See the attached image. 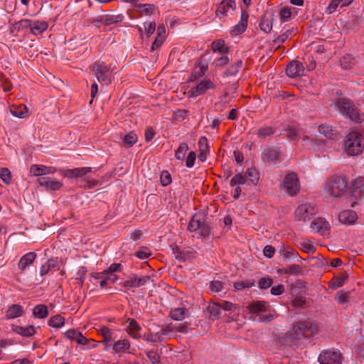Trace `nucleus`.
<instances>
[{
	"label": "nucleus",
	"mask_w": 364,
	"mask_h": 364,
	"mask_svg": "<svg viewBox=\"0 0 364 364\" xmlns=\"http://www.w3.org/2000/svg\"><path fill=\"white\" fill-rule=\"evenodd\" d=\"M220 306L221 307V311L223 310L228 311L238 310V306L236 304L228 301H223V302L220 303Z\"/></svg>",
	"instance_id": "nucleus-62"
},
{
	"label": "nucleus",
	"mask_w": 364,
	"mask_h": 364,
	"mask_svg": "<svg viewBox=\"0 0 364 364\" xmlns=\"http://www.w3.org/2000/svg\"><path fill=\"white\" fill-rule=\"evenodd\" d=\"M209 316L212 320H216L220 318L221 313V307L218 302H210L207 307Z\"/></svg>",
	"instance_id": "nucleus-34"
},
{
	"label": "nucleus",
	"mask_w": 364,
	"mask_h": 364,
	"mask_svg": "<svg viewBox=\"0 0 364 364\" xmlns=\"http://www.w3.org/2000/svg\"><path fill=\"white\" fill-rule=\"evenodd\" d=\"M134 7L140 9V16H151L154 14L156 10V7L151 4H138L137 3L135 4Z\"/></svg>",
	"instance_id": "nucleus-42"
},
{
	"label": "nucleus",
	"mask_w": 364,
	"mask_h": 364,
	"mask_svg": "<svg viewBox=\"0 0 364 364\" xmlns=\"http://www.w3.org/2000/svg\"><path fill=\"white\" fill-rule=\"evenodd\" d=\"M0 178L7 185L12 182V175L8 168H2L0 169Z\"/></svg>",
	"instance_id": "nucleus-51"
},
{
	"label": "nucleus",
	"mask_w": 364,
	"mask_h": 364,
	"mask_svg": "<svg viewBox=\"0 0 364 364\" xmlns=\"http://www.w3.org/2000/svg\"><path fill=\"white\" fill-rule=\"evenodd\" d=\"M246 181L251 185H257L259 181V173L255 168H248L244 173Z\"/></svg>",
	"instance_id": "nucleus-29"
},
{
	"label": "nucleus",
	"mask_w": 364,
	"mask_h": 364,
	"mask_svg": "<svg viewBox=\"0 0 364 364\" xmlns=\"http://www.w3.org/2000/svg\"><path fill=\"white\" fill-rule=\"evenodd\" d=\"M279 187L289 196H296L301 188V184L297 174L294 172L288 173L280 183Z\"/></svg>",
	"instance_id": "nucleus-5"
},
{
	"label": "nucleus",
	"mask_w": 364,
	"mask_h": 364,
	"mask_svg": "<svg viewBox=\"0 0 364 364\" xmlns=\"http://www.w3.org/2000/svg\"><path fill=\"white\" fill-rule=\"evenodd\" d=\"M364 149V137L357 132H352L347 136L345 149L350 156H356L362 153Z\"/></svg>",
	"instance_id": "nucleus-3"
},
{
	"label": "nucleus",
	"mask_w": 364,
	"mask_h": 364,
	"mask_svg": "<svg viewBox=\"0 0 364 364\" xmlns=\"http://www.w3.org/2000/svg\"><path fill=\"white\" fill-rule=\"evenodd\" d=\"M137 141V136L135 133L131 132L124 137V143L128 146H133Z\"/></svg>",
	"instance_id": "nucleus-56"
},
{
	"label": "nucleus",
	"mask_w": 364,
	"mask_h": 364,
	"mask_svg": "<svg viewBox=\"0 0 364 364\" xmlns=\"http://www.w3.org/2000/svg\"><path fill=\"white\" fill-rule=\"evenodd\" d=\"M262 159L264 163L269 164H276L283 160L279 149L276 147L266 148L262 154Z\"/></svg>",
	"instance_id": "nucleus-11"
},
{
	"label": "nucleus",
	"mask_w": 364,
	"mask_h": 364,
	"mask_svg": "<svg viewBox=\"0 0 364 364\" xmlns=\"http://www.w3.org/2000/svg\"><path fill=\"white\" fill-rule=\"evenodd\" d=\"M210 289L213 292H220L223 289V283L219 280L212 281L210 284Z\"/></svg>",
	"instance_id": "nucleus-64"
},
{
	"label": "nucleus",
	"mask_w": 364,
	"mask_h": 364,
	"mask_svg": "<svg viewBox=\"0 0 364 364\" xmlns=\"http://www.w3.org/2000/svg\"><path fill=\"white\" fill-rule=\"evenodd\" d=\"M171 328V333L173 332H181V333H186L188 330V324L187 323H179L177 325L169 324Z\"/></svg>",
	"instance_id": "nucleus-61"
},
{
	"label": "nucleus",
	"mask_w": 364,
	"mask_h": 364,
	"mask_svg": "<svg viewBox=\"0 0 364 364\" xmlns=\"http://www.w3.org/2000/svg\"><path fill=\"white\" fill-rule=\"evenodd\" d=\"M318 132L321 134L327 136V137H331L333 135V129L331 126H329L326 124H321L318 127Z\"/></svg>",
	"instance_id": "nucleus-58"
},
{
	"label": "nucleus",
	"mask_w": 364,
	"mask_h": 364,
	"mask_svg": "<svg viewBox=\"0 0 364 364\" xmlns=\"http://www.w3.org/2000/svg\"><path fill=\"white\" fill-rule=\"evenodd\" d=\"M130 342L127 338L119 339L116 341L113 346L112 349L117 353H123L129 349Z\"/></svg>",
	"instance_id": "nucleus-35"
},
{
	"label": "nucleus",
	"mask_w": 364,
	"mask_h": 364,
	"mask_svg": "<svg viewBox=\"0 0 364 364\" xmlns=\"http://www.w3.org/2000/svg\"><path fill=\"white\" fill-rule=\"evenodd\" d=\"M259 27L262 31L268 33L272 29V22L268 18H262L259 23Z\"/></svg>",
	"instance_id": "nucleus-57"
},
{
	"label": "nucleus",
	"mask_w": 364,
	"mask_h": 364,
	"mask_svg": "<svg viewBox=\"0 0 364 364\" xmlns=\"http://www.w3.org/2000/svg\"><path fill=\"white\" fill-rule=\"evenodd\" d=\"M242 65V60H237L232 64L223 74V77H230L236 75Z\"/></svg>",
	"instance_id": "nucleus-43"
},
{
	"label": "nucleus",
	"mask_w": 364,
	"mask_h": 364,
	"mask_svg": "<svg viewBox=\"0 0 364 364\" xmlns=\"http://www.w3.org/2000/svg\"><path fill=\"white\" fill-rule=\"evenodd\" d=\"M235 8L236 3L235 0H223L220 3L215 13L217 16H225L230 11V9L234 10Z\"/></svg>",
	"instance_id": "nucleus-24"
},
{
	"label": "nucleus",
	"mask_w": 364,
	"mask_h": 364,
	"mask_svg": "<svg viewBox=\"0 0 364 364\" xmlns=\"http://www.w3.org/2000/svg\"><path fill=\"white\" fill-rule=\"evenodd\" d=\"M91 171L90 167H81L73 169H65L61 171V174L63 177L68 178H76L85 176Z\"/></svg>",
	"instance_id": "nucleus-17"
},
{
	"label": "nucleus",
	"mask_w": 364,
	"mask_h": 364,
	"mask_svg": "<svg viewBox=\"0 0 364 364\" xmlns=\"http://www.w3.org/2000/svg\"><path fill=\"white\" fill-rule=\"evenodd\" d=\"M128 323L126 331L127 333L134 339H139L141 338V327L139 323L134 318H128L127 320Z\"/></svg>",
	"instance_id": "nucleus-20"
},
{
	"label": "nucleus",
	"mask_w": 364,
	"mask_h": 364,
	"mask_svg": "<svg viewBox=\"0 0 364 364\" xmlns=\"http://www.w3.org/2000/svg\"><path fill=\"white\" fill-rule=\"evenodd\" d=\"M255 284V280L253 279H248L236 282L233 284V287L235 291H240L247 288H250Z\"/></svg>",
	"instance_id": "nucleus-46"
},
{
	"label": "nucleus",
	"mask_w": 364,
	"mask_h": 364,
	"mask_svg": "<svg viewBox=\"0 0 364 364\" xmlns=\"http://www.w3.org/2000/svg\"><path fill=\"white\" fill-rule=\"evenodd\" d=\"M33 314L38 318H45L48 315V307L44 304L36 305L33 309Z\"/></svg>",
	"instance_id": "nucleus-45"
},
{
	"label": "nucleus",
	"mask_w": 364,
	"mask_h": 364,
	"mask_svg": "<svg viewBox=\"0 0 364 364\" xmlns=\"http://www.w3.org/2000/svg\"><path fill=\"white\" fill-rule=\"evenodd\" d=\"M48 324L49 326L60 328L65 324V318L60 314L55 315L48 320Z\"/></svg>",
	"instance_id": "nucleus-44"
},
{
	"label": "nucleus",
	"mask_w": 364,
	"mask_h": 364,
	"mask_svg": "<svg viewBox=\"0 0 364 364\" xmlns=\"http://www.w3.org/2000/svg\"><path fill=\"white\" fill-rule=\"evenodd\" d=\"M188 310L184 307H178L172 309L170 311V316L172 319L176 321H182L188 315Z\"/></svg>",
	"instance_id": "nucleus-41"
},
{
	"label": "nucleus",
	"mask_w": 364,
	"mask_h": 364,
	"mask_svg": "<svg viewBox=\"0 0 364 364\" xmlns=\"http://www.w3.org/2000/svg\"><path fill=\"white\" fill-rule=\"evenodd\" d=\"M160 180L163 186L169 185L171 183V177L170 173L166 171H162L161 173Z\"/></svg>",
	"instance_id": "nucleus-63"
},
{
	"label": "nucleus",
	"mask_w": 364,
	"mask_h": 364,
	"mask_svg": "<svg viewBox=\"0 0 364 364\" xmlns=\"http://www.w3.org/2000/svg\"><path fill=\"white\" fill-rule=\"evenodd\" d=\"M93 75L102 85H109L112 82L113 68L101 60L96 61L92 68Z\"/></svg>",
	"instance_id": "nucleus-2"
},
{
	"label": "nucleus",
	"mask_w": 364,
	"mask_h": 364,
	"mask_svg": "<svg viewBox=\"0 0 364 364\" xmlns=\"http://www.w3.org/2000/svg\"><path fill=\"white\" fill-rule=\"evenodd\" d=\"M23 314V309L18 304H12L6 311L5 317L7 319H14L21 316Z\"/></svg>",
	"instance_id": "nucleus-27"
},
{
	"label": "nucleus",
	"mask_w": 364,
	"mask_h": 364,
	"mask_svg": "<svg viewBox=\"0 0 364 364\" xmlns=\"http://www.w3.org/2000/svg\"><path fill=\"white\" fill-rule=\"evenodd\" d=\"M280 252L284 260H299L301 258L299 253L289 247L284 246Z\"/></svg>",
	"instance_id": "nucleus-39"
},
{
	"label": "nucleus",
	"mask_w": 364,
	"mask_h": 364,
	"mask_svg": "<svg viewBox=\"0 0 364 364\" xmlns=\"http://www.w3.org/2000/svg\"><path fill=\"white\" fill-rule=\"evenodd\" d=\"M340 112L346 115L352 121L359 123L363 121L364 116L360 110L355 107L353 102L346 97H341L336 102Z\"/></svg>",
	"instance_id": "nucleus-1"
},
{
	"label": "nucleus",
	"mask_w": 364,
	"mask_h": 364,
	"mask_svg": "<svg viewBox=\"0 0 364 364\" xmlns=\"http://www.w3.org/2000/svg\"><path fill=\"white\" fill-rule=\"evenodd\" d=\"M199 155L198 159L201 161H205L207 158V154L209 150L208 141L205 136H200L198 140Z\"/></svg>",
	"instance_id": "nucleus-28"
},
{
	"label": "nucleus",
	"mask_w": 364,
	"mask_h": 364,
	"mask_svg": "<svg viewBox=\"0 0 364 364\" xmlns=\"http://www.w3.org/2000/svg\"><path fill=\"white\" fill-rule=\"evenodd\" d=\"M300 247L302 251L306 253H314L316 251V247L310 241H303L300 242Z\"/></svg>",
	"instance_id": "nucleus-54"
},
{
	"label": "nucleus",
	"mask_w": 364,
	"mask_h": 364,
	"mask_svg": "<svg viewBox=\"0 0 364 364\" xmlns=\"http://www.w3.org/2000/svg\"><path fill=\"white\" fill-rule=\"evenodd\" d=\"M171 328L168 325L160 326L158 330H154V337H156L157 342L162 341L171 336Z\"/></svg>",
	"instance_id": "nucleus-30"
},
{
	"label": "nucleus",
	"mask_w": 364,
	"mask_h": 364,
	"mask_svg": "<svg viewBox=\"0 0 364 364\" xmlns=\"http://www.w3.org/2000/svg\"><path fill=\"white\" fill-rule=\"evenodd\" d=\"M215 84L210 79H203L200 82H197L195 86L188 90L187 97H196L205 94L209 90L215 89Z\"/></svg>",
	"instance_id": "nucleus-8"
},
{
	"label": "nucleus",
	"mask_w": 364,
	"mask_h": 364,
	"mask_svg": "<svg viewBox=\"0 0 364 364\" xmlns=\"http://www.w3.org/2000/svg\"><path fill=\"white\" fill-rule=\"evenodd\" d=\"M311 231L326 235L328 233L330 225L328 222L322 217H318L312 220L310 226Z\"/></svg>",
	"instance_id": "nucleus-13"
},
{
	"label": "nucleus",
	"mask_w": 364,
	"mask_h": 364,
	"mask_svg": "<svg viewBox=\"0 0 364 364\" xmlns=\"http://www.w3.org/2000/svg\"><path fill=\"white\" fill-rule=\"evenodd\" d=\"M304 66L299 61L295 60L289 63L286 68V73L290 77H295L303 75Z\"/></svg>",
	"instance_id": "nucleus-19"
},
{
	"label": "nucleus",
	"mask_w": 364,
	"mask_h": 364,
	"mask_svg": "<svg viewBox=\"0 0 364 364\" xmlns=\"http://www.w3.org/2000/svg\"><path fill=\"white\" fill-rule=\"evenodd\" d=\"M287 133V136L291 139L296 140L297 139V136L299 135V128L294 124H289L287 127L285 129Z\"/></svg>",
	"instance_id": "nucleus-49"
},
{
	"label": "nucleus",
	"mask_w": 364,
	"mask_h": 364,
	"mask_svg": "<svg viewBox=\"0 0 364 364\" xmlns=\"http://www.w3.org/2000/svg\"><path fill=\"white\" fill-rule=\"evenodd\" d=\"M291 8L284 7L279 11V18L282 22L288 21L291 16Z\"/></svg>",
	"instance_id": "nucleus-55"
},
{
	"label": "nucleus",
	"mask_w": 364,
	"mask_h": 364,
	"mask_svg": "<svg viewBox=\"0 0 364 364\" xmlns=\"http://www.w3.org/2000/svg\"><path fill=\"white\" fill-rule=\"evenodd\" d=\"M11 330L13 332L23 336V337H31L36 333V329L34 326L29 325L26 327H23L18 325H11Z\"/></svg>",
	"instance_id": "nucleus-21"
},
{
	"label": "nucleus",
	"mask_w": 364,
	"mask_h": 364,
	"mask_svg": "<svg viewBox=\"0 0 364 364\" xmlns=\"http://www.w3.org/2000/svg\"><path fill=\"white\" fill-rule=\"evenodd\" d=\"M348 297L349 296L348 292L338 291L336 294L335 299L338 304H343L348 301Z\"/></svg>",
	"instance_id": "nucleus-60"
},
{
	"label": "nucleus",
	"mask_w": 364,
	"mask_h": 364,
	"mask_svg": "<svg viewBox=\"0 0 364 364\" xmlns=\"http://www.w3.org/2000/svg\"><path fill=\"white\" fill-rule=\"evenodd\" d=\"M353 0H331V3L326 8L328 14H332L336 11L337 7L341 5V6H347L350 5Z\"/></svg>",
	"instance_id": "nucleus-40"
},
{
	"label": "nucleus",
	"mask_w": 364,
	"mask_h": 364,
	"mask_svg": "<svg viewBox=\"0 0 364 364\" xmlns=\"http://www.w3.org/2000/svg\"><path fill=\"white\" fill-rule=\"evenodd\" d=\"M274 133V129L272 127L264 126L260 127L256 131V134L261 138L264 139L267 136L273 134Z\"/></svg>",
	"instance_id": "nucleus-50"
},
{
	"label": "nucleus",
	"mask_w": 364,
	"mask_h": 364,
	"mask_svg": "<svg viewBox=\"0 0 364 364\" xmlns=\"http://www.w3.org/2000/svg\"><path fill=\"white\" fill-rule=\"evenodd\" d=\"M98 333L103 338L102 343L107 346L115 338V331L105 326L100 328Z\"/></svg>",
	"instance_id": "nucleus-25"
},
{
	"label": "nucleus",
	"mask_w": 364,
	"mask_h": 364,
	"mask_svg": "<svg viewBox=\"0 0 364 364\" xmlns=\"http://www.w3.org/2000/svg\"><path fill=\"white\" fill-rule=\"evenodd\" d=\"M246 178L245 176V174H236L235 175L230 181V185L232 187L239 186V185H243L246 183Z\"/></svg>",
	"instance_id": "nucleus-52"
},
{
	"label": "nucleus",
	"mask_w": 364,
	"mask_h": 364,
	"mask_svg": "<svg viewBox=\"0 0 364 364\" xmlns=\"http://www.w3.org/2000/svg\"><path fill=\"white\" fill-rule=\"evenodd\" d=\"M364 195V177L359 176L353 181V196L355 198Z\"/></svg>",
	"instance_id": "nucleus-26"
},
{
	"label": "nucleus",
	"mask_w": 364,
	"mask_h": 364,
	"mask_svg": "<svg viewBox=\"0 0 364 364\" xmlns=\"http://www.w3.org/2000/svg\"><path fill=\"white\" fill-rule=\"evenodd\" d=\"M272 283H273L272 279L270 277L267 276L265 277H262L259 279V281L258 282V286L262 289H266L270 287L271 285L272 284Z\"/></svg>",
	"instance_id": "nucleus-59"
},
{
	"label": "nucleus",
	"mask_w": 364,
	"mask_h": 364,
	"mask_svg": "<svg viewBox=\"0 0 364 364\" xmlns=\"http://www.w3.org/2000/svg\"><path fill=\"white\" fill-rule=\"evenodd\" d=\"M318 360L320 364H341L343 357L338 350L333 348L326 349L319 354Z\"/></svg>",
	"instance_id": "nucleus-9"
},
{
	"label": "nucleus",
	"mask_w": 364,
	"mask_h": 364,
	"mask_svg": "<svg viewBox=\"0 0 364 364\" xmlns=\"http://www.w3.org/2000/svg\"><path fill=\"white\" fill-rule=\"evenodd\" d=\"M65 336L68 338L72 341H75L79 344L85 345L87 343V338L82 334V333L74 329L68 330L65 332Z\"/></svg>",
	"instance_id": "nucleus-32"
},
{
	"label": "nucleus",
	"mask_w": 364,
	"mask_h": 364,
	"mask_svg": "<svg viewBox=\"0 0 364 364\" xmlns=\"http://www.w3.org/2000/svg\"><path fill=\"white\" fill-rule=\"evenodd\" d=\"M293 330L298 337H309L313 333L312 326L309 321L297 322L294 325Z\"/></svg>",
	"instance_id": "nucleus-14"
},
{
	"label": "nucleus",
	"mask_w": 364,
	"mask_h": 364,
	"mask_svg": "<svg viewBox=\"0 0 364 364\" xmlns=\"http://www.w3.org/2000/svg\"><path fill=\"white\" fill-rule=\"evenodd\" d=\"M150 280L149 276L138 277L136 274L130 275L129 279L120 284L123 287L129 289L132 287H139L146 285Z\"/></svg>",
	"instance_id": "nucleus-12"
},
{
	"label": "nucleus",
	"mask_w": 364,
	"mask_h": 364,
	"mask_svg": "<svg viewBox=\"0 0 364 364\" xmlns=\"http://www.w3.org/2000/svg\"><path fill=\"white\" fill-rule=\"evenodd\" d=\"M277 272L280 274L299 275L302 273V269L299 264H291L277 269Z\"/></svg>",
	"instance_id": "nucleus-31"
},
{
	"label": "nucleus",
	"mask_w": 364,
	"mask_h": 364,
	"mask_svg": "<svg viewBox=\"0 0 364 364\" xmlns=\"http://www.w3.org/2000/svg\"><path fill=\"white\" fill-rule=\"evenodd\" d=\"M188 150V146L186 143H181L175 151V157L177 160L183 161L185 158L186 154Z\"/></svg>",
	"instance_id": "nucleus-48"
},
{
	"label": "nucleus",
	"mask_w": 364,
	"mask_h": 364,
	"mask_svg": "<svg viewBox=\"0 0 364 364\" xmlns=\"http://www.w3.org/2000/svg\"><path fill=\"white\" fill-rule=\"evenodd\" d=\"M190 232H198L201 237H206L210 233V228L205 224V217L203 213H196L190 220L188 225Z\"/></svg>",
	"instance_id": "nucleus-6"
},
{
	"label": "nucleus",
	"mask_w": 364,
	"mask_h": 364,
	"mask_svg": "<svg viewBox=\"0 0 364 364\" xmlns=\"http://www.w3.org/2000/svg\"><path fill=\"white\" fill-rule=\"evenodd\" d=\"M248 18V13L245 11H242L240 20L237 24H236L231 28L230 33L232 36H238L244 33L247 26Z\"/></svg>",
	"instance_id": "nucleus-16"
},
{
	"label": "nucleus",
	"mask_w": 364,
	"mask_h": 364,
	"mask_svg": "<svg viewBox=\"0 0 364 364\" xmlns=\"http://www.w3.org/2000/svg\"><path fill=\"white\" fill-rule=\"evenodd\" d=\"M269 309V304L263 301H253L248 306L250 314H255L259 316L261 321H270L272 318L271 315H264Z\"/></svg>",
	"instance_id": "nucleus-10"
},
{
	"label": "nucleus",
	"mask_w": 364,
	"mask_h": 364,
	"mask_svg": "<svg viewBox=\"0 0 364 364\" xmlns=\"http://www.w3.org/2000/svg\"><path fill=\"white\" fill-rule=\"evenodd\" d=\"M135 255L140 259H145L151 255V252L146 247H141L135 252Z\"/></svg>",
	"instance_id": "nucleus-53"
},
{
	"label": "nucleus",
	"mask_w": 364,
	"mask_h": 364,
	"mask_svg": "<svg viewBox=\"0 0 364 364\" xmlns=\"http://www.w3.org/2000/svg\"><path fill=\"white\" fill-rule=\"evenodd\" d=\"M40 186L45 187L47 190L57 191L63 187V183L50 177H41L38 179Z\"/></svg>",
	"instance_id": "nucleus-18"
},
{
	"label": "nucleus",
	"mask_w": 364,
	"mask_h": 364,
	"mask_svg": "<svg viewBox=\"0 0 364 364\" xmlns=\"http://www.w3.org/2000/svg\"><path fill=\"white\" fill-rule=\"evenodd\" d=\"M326 188L331 196L341 197L346 191L347 182L341 176H333L328 179Z\"/></svg>",
	"instance_id": "nucleus-7"
},
{
	"label": "nucleus",
	"mask_w": 364,
	"mask_h": 364,
	"mask_svg": "<svg viewBox=\"0 0 364 364\" xmlns=\"http://www.w3.org/2000/svg\"><path fill=\"white\" fill-rule=\"evenodd\" d=\"M48 24L46 21H32L30 27L31 33L35 36L43 33L47 28Z\"/></svg>",
	"instance_id": "nucleus-33"
},
{
	"label": "nucleus",
	"mask_w": 364,
	"mask_h": 364,
	"mask_svg": "<svg viewBox=\"0 0 364 364\" xmlns=\"http://www.w3.org/2000/svg\"><path fill=\"white\" fill-rule=\"evenodd\" d=\"M31 26V20L30 19H22L13 24L12 28L14 31H21L26 28H30Z\"/></svg>",
	"instance_id": "nucleus-47"
},
{
	"label": "nucleus",
	"mask_w": 364,
	"mask_h": 364,
	"mask_svg": "<svg viewBox=\"0 0 364 364\" xmlns=\"http://www.w3.org/2000/svg\"><path fill=\"white\" fill-rule=\"evenodd\" d=\"M58 261L55 259H49L46 263L43 264L41 267L40 274L41 276H44L47 274L49 272H50L53 269H59L58 267Z\"/></svg>",
	"instance_id": "nucleus-37"
},
{
	"label": "nucleus",
	"mask_w": 364,
	"mask_h": 364,
	"mask_svg": "<svg viewBox=\"0 0 364 364\" xmlns=\"http://www.w3.org/2000/svg\"><path fill=\"white\" fill-rule=\"evenodd\" d=\"M318 212L317 205L313 203L304 202L295 209L293 216L296 221L309 222Z\"/></svg>",
	"instance_id": "nucleus-4"
},
{
	"label": "nucleus",
	"mask_w": 364,
	"mask_h": 364,
	"mask_svg": "<svg viewBox=\"0 0 364 364\" xmlns=\"http://www.w3.org/2000/svg\"><path fill=\"white\" fill-rule=\"evenodd\" d=\"M211 48L214 53L220 54H227L229 48L225 46V41L223 39H218L211 43Z\"/></svg>",
	"instance_id": "nucleus-38"
},
{
	"label": "nucleus",
	"mask_w": 364,
	"mask_h": 364,
	"mask_svg": "<svg viewBox=\"0 0 364 364\" xmlns=\"http://www.w3.org/2000/svg\"><path fill=\"white\" fill-rule=\"evenodd\" d=\"M36 257L37 255L33 252H28L22 256L18 263V268L21 272H24L33 262Z\"/></svg>",
	"instance_id": "nucleus-23"
},
{
	"label": "nucleus",
	"mask_w": 364,
	"mask_h": 364,
	"mask_svg": "<svg viewBox=\"0 0 364 364\" xmlns=\"http://www.w3.org/2000/svg\"><path fill=\"white\" fill-rule=\"evenodd\" d=\"M57 171L54 166L33 164L30 168V173L34 176H41L48 174H53Z\"/></svg>",
	"instance_id": "nucleus-15"
},
{
	"label": "nucleus",
	"mask_w": 364,
	"mask_h": 364,
	"mask_svg": "<svg viewBox=\"0 0 364 364\" xmlns=\"http://www.w3.org/2000/svg\"><path fill=\"white\" fill-rule=\"evenodd\" d=\"M11 114L18 118H24L28 113V108L25 105H12L10 107Z\"/></svg>",
	"instance_id": "nucleus-36"
},
{
	"label": "nucleus",
	"mask_w": 364,
	"mask_h": 364,
	"mask_svg": "<svg viewBox=\"0 0 364 364\" xmlns=\"http://www.w3.org/2000/svg\"><path fill=\"white\" fill-rule=\"evenodd\" d=\"M338 219L339 221L343 224L353 225L356 222L358 215L355 211L347 210L340 213Z\"/></svg>",
	"instance_id": "nucleus-22"
}]
</instances>
